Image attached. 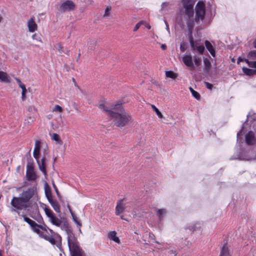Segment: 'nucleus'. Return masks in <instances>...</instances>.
Segmentation results:
<instances>
[{"label": "nucleus", "mask_w": 256, "mask_h": 256, "mask_svg": "<svg viewBox=\"0 0 256 256\" xmlns=\"http://www.w3.org/2000/svg\"><path fill=\"white\" fill-rule=\"evenodd\" d=\"M98 108L104 112L118 127H124L132 122V115L125 110L121 102H118L110 107L107 104H101L98 106Z\"/></svg>", "instance_id": "1"}, {"label": "nucleus", "mask_w": 256, "mask_h": 256, "mask_svg": "<svg viewBox=\"0 0 256 256\" xmlns=\"http://www.w3.org/2000/svg\"><path fill=\"white\" fill-rule=\"evenodd\" d=\"M22 217L31 227L32 230L38 234L40 237L49 242L52 244L54 245L56 242H61L62 238L58 233L54 232L44 224L42 217L40 216L36 220L40 224L42 222V224H38L35 221L26 216L25 214H22Z\"/></svg>", "instance_id": "2"}, {"label": "nucleus", "mask_w": 256, "mask_h": 256, "mask_svg": "<svg viewBox=\"0 0 256 256\" xmlns=\"http://www.w3.org/2000/svg\"><path fill=\"white\" fill-rule=\"evenodd\" d=\"M36 187L34 186L24 190L18 196H14L10 201L12 212H15L22 216L21 211H23L22 213L28 211L32 207L30 200L36 194Z\"/></svg>", "instance_id": "3"}, {"label": "nucleus", "mask_w": 256, "mask_h": 256, "mask_svg": "<svg viewBox=\"0 0 256 256\" xmlns=\"http://www.w3.org/2000/svg\"><path fill=\"white\" fill-rule=\"evenodd\" d=\"M68 234V242L70 253L80 250V247L78 244L76 238L75 237L72 230L68 228L66 230Z\"/></svg>", "instance_id": "4"}, {"label": "nucleus", "mask_w": 256, "mask_h": 256, "mask_svg": "<svg viewBox=\"0 0 256 256\" xmlns=\"http://www.w3.org/2000/svg\"><path fill=\"white\" fill-rule=\"evenodd\" d=\"M205 15V4L202 1H198L196 6L195 22H198L200 20H202L204 18Z\"/></svg>", "instance_id": "5"}, {"label": "nucleus", "mask_w": 256, "mask_h": 256, "mask_svg": "<svg viewBox=\"0 0 256 256\" xmlns=\"http://www.w3.org/2000/svg\"><path fill=\"white\" fill-rule=\"evenodd\" d=\"M196 0H182V3L184 8V13L189 19L193 18L194 14V6Z\"/></svg>", "instance_id": "6"}, {"label": "nucleus", "mask_w": 256, "mask_h": 256, "mask_svg": "<svg viewBox=\"0 0 256 256\" xmlns=\"http://www.w3.org/2000/svg\"><path fill=\"white\" fill-rule=\"evenodd\" d=\"M130 204L126 202L124 198L118 200L116 207V214L119 216L120 214L126 211V208L130 206Z\"/></svg>", "instance_id": "7"}, {"label": "nucleus", "mask_w": 256, "mask_h": 256, "mask_svg": "<svg viewBox=\"0 0 256 256\" xmlns=\"http://www.w3.org/2000/svg\"><path fill=\"white\" fill-rule=\"evenodd\" d=\"M26 177L28 181L36 180L38 176L34 172L32 164H28L26 166Z\"/></svg>", "instance_id": "8"}, {"label": "nucleus", "mask_w": 256, "mask_h": 256, "mask_svg": "<svg viewBox=\"0 0 256 256\" xmlns=\"http://www.w3.org/2000/svg\"><path fill=\"white\" fill-rule=\"evenodd\" d=\"M74 2L71 0H67L62 4L60 6V10L62 12L70 11L74 10Z\"/></svg>", "instance_id": "9"}, {"label": "nucleus", "mask_w": 256, "mask_h": 256, "mask_svg": "<svg viewBox=\"0 0 256 256\" xmlns=\"http://www.w3.org/2000/svg\"><path fill=\"white\" fill-rule=\"evenodd\" d=\"M38 166L39 170L42 172L44 175L46 176H47V171L46 170V158L45 156H43L42 158L40 160V158H38V159H36Z\"/></svg>", "instance_id": "10"}, {"label": "nucleus", "mask_w": 256, "mask_h": 256, "mask_svg": "<svg viewBox=\"0 0 256 256\" xmlns=\"http://www.w3.org/2000/svg\"><path fill=\"white\" fill-rule=\"evenodd\" d=\"M190 43L192 49L194 50H196L200 54H203L205 50L204 46L202 45L197 46L196 42L194 41L193 36L191 35L190 37Z\"/></svg>", "instance_id": "11"}, {"label": "nucleus", "mask_w": 256, "mask_h": 256, "mask_svg": "<svg viewBox=\"0 0 256 256\" xmlns=\"http://www.w3.org/2000/svg\"><path fill=\"white\" fill-rule=\"evenodd\" d=\"M246 142L248 145L252 146L256 143L254 133L252 131L248 132L245 136Z\"/></svg>", "instance_id": "12"}, {"label": "nucleus", "mask_w": 256, "mask_h": 256, "mask_svg": "<svg viewBox=\"0 0 256 256\" xmlns=\"http://www.w3.org/2000/svg\"><path fill=\"white\" fill-rule=\"evenodd\" d=\"M41 148V142L39 140H36L34 144V148L33 152V156L35 159L40 158V154Z\"/></svg>", "instance_id": "13"}, {"label": "nucleus", "mask_w": 256, "mask_h": 256, "mask_svg": "<svg viewBox=\"0 0 256 256\" xmlns=\"http://www.w3.org/2000/svg\"><path fill=\"white\" fill-rule=\"evenodd\" d=\"M28 26L30 32H34L37 30L38 26L34 21V17L32 16L28 22Z\"/></svg>", "instance_id": "14"}, {"label": "nucleus", "mask_w": 256, "mask_h": 256, "mask_svg": "<svg viewBox=\"0 0 256 256\" xmlns=\"http://www.w3.org/2000/svg\"><path fill=\"white\" fill-rule=\"evenodd\" d=\"M182 61L184 64L188 67L193 68L194 64L192 57L190 54L185 55L182 58Z\"/></svg>", "instance_id": "15"}, {"label": "nucleus", "mask_w": 256, "mask_h": 256, "mask_svg": "<svg viewBox=\"0 0 256 256\" xmlns=\"http://www.w3.org/2000/svg\"><path fill=\"white\" fill-rule=\"evenodd\" d=\"M48 218L49 221L54 225L57 226H60L62 224V221L56 217L55 214H53L50 216Z\"/></svg>", "instance_id": "16"}, {"label": "nucleus", "mask_w": 256, "mask_h": 256, "mask_svg": "<svg viewBox=\"0 0 256 256\" xmlns=\"http://www.w3.org/2000/svg\"><path fill=\"white\" fill-rule=\"evenodd\" d=\"M204 44L206 48V49L209 51V52L210 53L211 55L213 57L216 56V52L214 48L212 46L211 43L208 40H205L204 42Z\"/></svg>", "instance_id": "17"}, {"label": "nucleus", "mask_w": 256, "mask_h": 256, "mask_svg": "<svg viewBox=\"0 0 256 256\" xmlns=\"http://www.w3.org/2000/svg\"><path fill=\"white\" fill-rule=\"evenodd\" d=\"M0 82L5 83L10 82V78L6 72L0 71Z\"/></svg>", "instance_id": "18"}, {"label": "nucleus", "mask_w": 256, "mask_h": 256, "mask_svg": "<svg viewBox=\"0 0 256 256\" xmlns=\"http://www.w3.org/2000/svg\"><path fill=\"white\" fill-rule=\"evenodd\" d=\"M50 203L54 209V210L58 213L60 212V206L58 202L56 200H49Z\"/></svg>", "instance_id": "19"}, {"label": "nucleus", "mask_w": 256, "mask_h": 256, "mask_svg": "<svg viewBox=\"0 0 256 256\" xmlns=\"http://www.w3.org/2000/svg\"><path fill=\"white\" fill-rule=\"evenodd\" d=\"M220 256H230L229 248L226 244L222 247Z\"/></svg>", "instance_id": "20"}, {"label": "nucleus", "mask_w": 256, "mask_h": 256, "mask_svg": "<svg viewBox=\"0 0 256 256\" xmlns=\"http://www.w3.org/2000/svg\"><path fill=\"white\" fill-rule=\"evenodd\" d=\"M108 237L110 240L114 242L120 243V240L118 237L116 236V232L115 231H112L108 233Z\"/></svg>", "instance_id": "21"}, {"label": "nucleus", "mask_w": 256, "mask_h": 256, "mask_svg": "<svg viewBox=\"0 0 256 256\" xmlns=\"http://www.w3.org/2000/svg\"><path fill=\"white\" fill-rule=\"evenodd\" d=\"M42 208H43L48 218H49L50 216L54 214V212H52V210L46 204H44V206H42Z\"/></svg>", "instance_id": "22"}, {"label": "nucleus", "mask_w": 256, "mask_h": 256, "mask_svg": "<svg viewBox=\"0 0 256 256\" xmlns=\"http://www.w3.org/2000/svg\"><path fill=\"white\" fill-rule=\"evenodd\" d=\"M166 210L164 208L158 210L157 211V216H158L160 220H163L164 216L166 214Z\"/></svg>", "instance_id": "23"}, {"label": "nucleus", "mask_w": 256, "mask_h": 256, "mask_svg": "<svg viewBox=\"0 0 256 256\" xmlns=\"http://www.w3.org/2000/svg\"><path fill=\"white\" fill-rule=\"evenodd\" d=\"M256 70L250 69L247 68H243L242 72L248 76H252L255 74Z\"/></svg>", "instance_id": "24"}, {"label": "nucleus", "mask_w": 256, "mask_h": 256, "mask_svg": "<svg viewBox=\"0 0 256 256\" xmlns=\"http://www.w3.org/2000/svg\"><path fill=\"white\" fill-rule=\"evenodd\" d=\"M72 220L74 222H75V224L77 225L78 227L79 228L80 231V228L82 226V223L80 222V221L78 220V218L76 217V216L75 215V214H72Z\"/></svg>", "instance_id": "25"}, {"label": "nucleus", "mask_w": 256, "mask_h": 256, "mask_svg": "<svg viewBox=\"0 0 256 256\" xmlns=\"http://www.w3.org/2000/svg\"><path fill=\"white\" fill-rule=\"evenodd\" d=\"M189 90L190 91L192 96L196 100H199L200 98V94L196 91L194 90L192 87H189Z\"/></svg>", "instance_id": "26"}, {"label": "nucleus", "mask_w": 256, "mask_h": 256, "mask_svg": "<svg viewBox=\"0 0 256 256\" xmlns=\"http://www.w3.org/2000/svg\"><path fill=\"white\" fill-rule=\"evenodd\" d=\"M166 76L168 78H170L174 80L176 79L178 76L176 74L171 70L166 71Z\"/></svg>", "instance_id": "27"}, {"label": "nucleus", "mask_w": 256, "mask_h": 256, "mask_svg": "<svg viewBox=\"0 0 256 256\" xmlns=\"http://www.w3.org/2000/svg\"><path fill=\"white\" fill-rule=\"evenodd\" d=\"M204 68L206 70H208L211 66V63L208 59L204 58Z\"/></svg>", "instance_id": "28"}, {"label": "nucleus", "mask_w": 256, "mask_h": 256, "mask_svg": "<svg viewBox=\"0 0 256 256\" xmlns=\"http://www.w3.org/2000/svg\"><path fill=\"white\" fill-rule=\"evenodd\" d=\"M112 10V7L110 6H108L105 10L104 13L103 15L104 18L109 17L110 16Z\"/></svg>", "instance_id": "29"}, {"label": "nucleus", "mask_w": 256, "mask_h": 256, "mask_svg": "<svg viewBox=\"0 0 256 256\" xmlns=\"http://www.w3.org/2000/svg\"><path fill=\"white\" fill-rule=\"evenodd\" d=\"M248 57L250 59L256 60V50H252L249 52Z\"/></svg>", "instance_id": "30"}, {"label": "nucleus", "mask_w": 256, "mask_h": 256, "mask_svg": "<svg viewBox=\"0 0 256 256\" xmlns=\"http://www.w3.org/2000/svg\"><path fill=\"white\" fill-rule=\"evenodd\" d=\"M52 139L58 142L60 144H62V141L60 140L59 135L56 133H54L52 134Z\"/></svg>", "instance_id": "31"}, {"label": "nucleus", "mask_w": 256, "mask_h": 256, "mask_svg": "<svg viewBox=\"0 0 256 256\" xmlns=\"http://www.w3.org/2000/svg\"><path fill=\"white\" fill-rule=\"evenodd\" d=\"M152 108L154 109V110L155 111V112H156V114L158 115V118H162L163 116H162V114L159 111V110L156 108V106H154V105H152Z\"/></svg>", "instance_id": "32"}, {"label": "nucleus", "mask_w": 256, "mask_h": 256, "mask_svg": "<svg viewBox=\"0 0 256 256\" xmlns=\"http://www.w3.org/2000/svg\"><path fill=\"white\" fill-rule=\"evenodd\" d=\"M15 80L18 84L19 86L22 88V90H24V88H26L25 85L23 83H22L20 79L16 78Z\"/></svg>", "instance_id": "33"}, {"label": "nucleus", "mask_w": 256, "mask_h": 256, "mask_svg": "<svg viewBox=\"0 0 256 256\" xmlns=\"http://www.w3.org/2000/svg\"><path fill=\"white\" fill-rule=\"evenodd\" d=\"M245 62L250 67L256 68V62H250L246 59L245 60Z\"/></svg>", "instance_id": "34"}, {"label": "nucleus", "mask_w": 256, "mask_h": 256, "mask_svg": "<svg viewBox=\"0 0 256 256\" xmlns=\"http://www.w3.org/2000/svg\"><path fill=\"white\" fill-rule=\"evenodd\" d=\"M194 62L196 66H199L200 64L202 62L200 58L197 56H194Z\"/></svg>", "instance_id": "35"}, {"label": "nucleus", "mask_w": 256, "mask_h": 256, "mask_svg": "<svg viewBox=\"0 0 256 256\" xmlns=\"http://www.w3.org/2000/svg\"><path fill=\"white\" fill-rule=\"evenodd\" d=\"M55 48L58 52H64V50H62L63 47L59 43V44H56L55 46Z\"/></svg>", "instance_id": "36"}, {"label": "nucleus", "mask_w": 256, "mask_h": 256, "mask_svg": "<svg viewBox=\"0 0 256 256\" xmlns=\"http://www.w3.org/2000/svg\"><path fill=\"white\" fill-rule=\"evenodd\" d=\"M32 38L33 40H36L38 42H42L40 37L36 34H34L32 36Z\"/></svg>", "instance_id": "37"}, {"label": "nucleus", "mask_w": 256, "mask_h": 256, "mask_svg": "<svg viewBox=\"0 0 256 256\" xmlns=\"http://www.w3.org/2000/svg\"><path fill=\"white\" fill-rule=\"evenodd\" d=\"M54 112H61L62 111V108L59 105H56L53 109Z\"/></svg>", "instance_id": "38"}, {"label": "nucleus", "mask_w": 256, "mask_h": 256, "mask_svg": "<svg viewBox=\"0 0 256 256\" xmlns=\"http://www.w3.org/2000/svg\"><path fill=\"white\" fill-rule=\"evenodd\" d=\"M143 24V22L142 21H140V22H138V23H137L136 24V25L135 26L133 30L134 32H136L137 31L138 28H140V26Z\"/></svg>", "instance_id": "39"}, {"label": "nucleus", "mask_w": 256, "mask_h": 256, "mask_svg": "<svg viewBox=\"0 0 256 256\" xmlns=\"http://www.w3.org/2000/svg\"><path fill=\"white\" fill-rule=\"evenodd\" d=\"M28 111L30 112H36L37 109L34 106H29L28 107Z\"/></svg>", "instance_id": "40"}, {"label": "nucleus", "mask_w": 256, "mask_h": 256, "mask_svg": "<svg viewBox=\"0 0 256 256\" xmlns=\"http://www.w3.org/2000/svg\"><path fill=\"white\" fill-rule=\"evenodd\" d=\"M26 92H27V90L26 88H24V90H22V100L23 101L26 100Z\"/></svg>", "instance_id": "41"}, {"label": "nucleus", "mask_w": 256, "mask_h": 256, "mask_svg": "<svg viewBox=\"0 0 256 256\" xmlns=\"http://www.w3.org/2000/svg\"><path fill=\"white\" fill-rule=\"evenodd\" d=\"M187 26L189 30H192L194 26V23L193 22H187Z\"/></svg>", "instance_id": "42"}, {"label": "nucleus", "mask_w": 256, "mask_h": 256, "mask_svg": "<svg viewBox=\"0 0 256 256\" xmlns=\"http://www.w3.org/2000/svg\"><path fill=\"white\" fill-rule=\"evenodd\" d=\"M71 256H82L80 250L71 253Z\"/></svg>", "instance_id": "43"}, {"label": "nucleus", "mask_w": 256, "mask_h": 256, "mask_svg": "<svg viewBox=\"0 0 256 256\" xmlns=\"http://www.w3.org/2000/svg\"><path fill=\"white\" fill-rule=\"evenodd\" d=\"M205 84H206V87L208 89L212 90V88L213 86L212 84H211L208 82H205Z\"/></svg>", "instance_id": "44"}, {"label": "nucleus", "mask_w": 256, "mask_h": 256, "mask_svg": "<svg viewBox=\"0 0 256 256\" xmlns=\"http://www.w3.org/2000/svg\"><path fill=\"white\" fill-rule=\"evenodd\" d=\"M67 208H68V210H69V211H70V214H74V212H72V208H70V204H67Z\"/></svg>", "instance_id": "45"}, {"label": "nucleus", "mask_w": 256, "mask_h": 256, "mask_svg": "<svg viewBox=\"0 0 256 256\" xmlns=\"http://www.w3.org/2000/svg\"><path fill=\"white\" fill-rule=\"evenodd\" d=\"M150 238L152 240H156V236L153 234H150Z\"/></svg>", "instance_id": "46"}, {"label": "nucleus", "mask_w": 256, "mask_h": 256, "mask_svg": "<svg viewBox=\"0 0 256 256\" xmlns=\"http://www.w3.org/2000/svg\"><path fill=\"white\" fill-rule=\"evenodd\" d=\"M28 118L30 120L31 122H33L34 120H35V118H34V116H28Z\"/></svg>", "instance_id": "47"}, {"label": "nucleus", "mask_w": 256, "mask_h": 256, "mask_svg": "<svg viewBox=\"0 0 256 256\" xmlns=\"http://www.w3.org/2000/svg\"><path fill=\"white\" fill-rule=\"evenodd\" d=\"M180 49L182 52H184L186 50V48L182 46V44L180 46Z\"/></svg>", "instance_id": "48"}, {"label": "nucleus", "mask_w": 256, "mask_h": 256, "mask_svg": "<svg viewBox=\"0 0 256 256\" xmlns=\"http://www.w3.org/2000/svg\"><path fill=\"white\" fill-rule=\"evenodd\" d=\"M168 3H167V2H164V3H163V4H162V8H164V6H168Z\"/></svg>", "instance_id": "49"}, {"label": "nucleus", "mask_w": 256, "mask_h": 256, "mask_svg": "<svg viewBox=\"0 0 256 256\" xmlns=\"http://www.w3.org/2000/svg\"><path fill=\"white\" fill-rule=\"evenodd\" d=\"M74 86H75L76 87L78 90H81V89L80 88L79 86L77 84L76 82L74 83Z\"/></svg>", "instance_id": "50"}, {"label": "nucleus", "mask_w": 256, "mask_h": 256, "mask_svg": "<svg viewBox=\"0 0 256 256\" xmlns=\"http://www.w3.org/2000/svg\"><path fill=\"white\" fill-rule=\"evenodd\" d=\"M0 256H3V251L0 250Z\"/></svg>", "instance_id": "51"}, {"label": "nucleus", "mask_w": 256, "mask_h": 256, "mask_svg": "<svg viewBox=\"0 0 256 256\" xmlns=\"http://www.w3.org/2000/svg\"><path fill=\"white\" fill-rule=\"evenodd\" d=\"M162 48L163 50H165L166 48V46L165 45H162Z\"/></svg>", "instance_id": "52"}, {"label": "nucleus", "mask_w": 256, "mask_h": 256, "mask_svg": "<svg viewBox=\"0 0 256 256\" xmlns=\"http://www.w3.org/2000/svg\"><path fill=\"white\" fill-rule=\"evenodd\" d=\"M254 48H256V39L255 40L254 42Z\"/></svg>", "instance_id": "53"}, {"label": "nucleus", "mask_w": 256, "mask_h": 256, "mask_svg": "<svg viewBox=\"0 0 256 256\" xmlns=\"http://www.w3.org/2000/svg\"><path fill=\"white\" fill-rule=\"evenodd\" d=\"M242 60L240 58H238V64Z\"/></svg>", "instance_id": "54"}, {"label": "nucleus", "mask_w": 256, "mask_h": 256, "mask_svg": "<svg viewBox=\"0 0 256 256\" xmlns=\"http://www.w3.org/2000/svg\"><path fill=\"white\" fill-rule=\"evenodd\" d=\"M53 186H54L55 190H56V189H57V188H56V185L54 184H53Z\"/></svg>", "instance_id": "55"}, {"label": "nucleus", "mask_w": 256, "mask_h": 256, "mask_svg": "<svg viewBox=\"0 0 256 256\" xmlns=\"http://www.w3.org/2000/svg\"><path fill=\"white\" fill-rule=\"evenodd\" d=\"M72 81L74 82V84L76 82V81L74 78H72Z\"/></svg>", "instance_id": "56"}, {"label": "nucleus", "mask_w": 256, "mask_h": 256, "mask_svg": "<svg viewBox=\"0 0 256 256\" xmlns=\"http://www.w3.org/2000/svg\"><path fill=\"white\" fill-rule=\"evenodd\" d=\"M80 53H79V54H78V58H80Z\"/></svg>", "instance_id": "57"}, {"label": "nucleus", "mask_w": 256, "mask_h": 256, "mask_svg": "<svg viewBox=\"0 0 256 256\" xmlns=\"http://www.w3.org/2000/svg\"><path fill=\"white\" fill-rule=\"evenodd\" d=\"M56 192L57 193V194H58V189H56Z\"/></svg>", "instance_id": "58"}, {"label": "nucleus", "mask_w": 256, "mask_h": 256, "mask_svg": "<svg viewBox=\"0 0 256 256\" xmlns=\"http://www.w3.org/2000/svg\"><path fill=\"white\" fill-rule=\"evenodd\" d=\"M28 125H30L31 124V122H28Z\"/></svg>", "instance_id": "59"}, {"label": "nucleus", "mask_w": 256, "mask_h": 256, "mask_svg": "<svg viewBox=\"0 0 256 256\" xmlns=\"http://www.w3.org/2000/svg\"><path fill=\"white\" fill-rule=\"evenodd\" d=\"M68 53H69V51H68H68L66 52V54H68Z\"/></svg>", "instance_id": "60"}, {"label": "nucleus", "mask_w": 256, "mask_h": 256, "mask_svg": "<svg viewBox=\"0 0 256 256\" xmlns=\"http://www.w3.org/2000/svg\"><path fill=\"white\" fill-rule=\"evenodd\" d=\"M120 218H121L122 219H124L122 216H121Z\"/></svg>", "instance_id": "61"}, {"label": "nucleus", "mask_w": 256, "mask_h": 256, "mask_svg": "<svg viewBox=\"0 0 256 256\" xmlns=\"http://www.w3.org/2000/svg\"><path fill=\"white\" fill-rule=\"evenodd\" d=\"M156 244H160V243H159L158 242L156 241Z\"/></svg>", "instance_id": "62"}, {"label": "nucleus", "mask_w": 256, "mask_h": 256, "mask_svg": "<svg viewBox=\"0 0 256 256\" xmlns=\"http://www.w3.org/2000/svg\"><path fill=\"white\" fill-rule=\"evenodd\" d=\"M150 26H148V29H150Z\"/></svg>", "instance_id": "63"}]
</instances>
